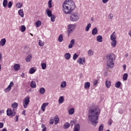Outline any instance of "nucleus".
Listing matches in <instances>:
<instances>
[{
  "mask_svg": "<svg viewBox=\"0 0 131 131\" xmlns=\"http://www.w3.org/2000/svg\"><path fill=\"white\" fill-rule=\"evenodd\" d=\"M88 118L92 122V125L96 126L98 124V119L100 115V110L95 105L90 106L88 113Z\"/></svg>",
  "mask_w": 131,
  "mask_h": 131,
  "instance_id": "nucleus-1",
  "label": "nucleus"
},
{
  "mask_svg": "<svg viewBox=\"0 0 131 131\" xmlns=\"http://www.w3.org/2000/svg\"><path fill=\"white\" fill-rule=\"evenodd\" d=\"M62 11L64 14H70L75 9V3L73 1H65L62 5Z\"/></svg>",
  "mask_w": 131,
  "mask_h": 131,
  "instance_id": "nucleus-2",
  "label": "nucleus"
},
{
  "mask_svg": "<svg viewBox=\"0 0 131 131\" xmlns=\"http://www.w3.org/2000/svg\"><path fill=\"white\" fill-rule=\"evenodd\" d=\"M116 57L113 53H111L106 55V66L108 68H113L114 67V61H115Z\"/></svg>",
  "mask_w": 131,
  "mask_h": 131,
  "instance_id": "nucleus-3",
  "label": "nucleus"
},
{
  "mask_svg": "<svg viewBox=\"0 0 131 131\" xmlns=\"http://www.w3.org/2000/svg\"><path fill=\"white\" fill-rule=\"evenodd\" d=\"M79 19L78 17V14L77 13H72L71 14L70 19L72 22H76Z\"/></svg>",
  "mask_w": 131,
  "mask_h": 131,
  "instance_id": "nucleus-4",
  "label": "nucleus"
},
{
  "mask_svg": "<svg viewBox=\"0 0 131 131\" xmlns=\"http://www.w3.org/2000/svg\"><path fill=\"white\" fill-rule=\"evenodd\" d=\"M75 27H76V25H69L68 27V36L71 34L74 31V29H75Z\"/></svg>",
  "mask_w": 131,
  "mask_h": 131,
  "instance_id": "nucleus-5",
  "label": "nucleus"
},
{
  "mask_svg": "<svg viewBox=\"0 0 131 131\" xmlns=\"http://www.w3.org/2000/svg\"><path fill=\"white\" fill-rule=\"evenodd\" d=\"M30 102V97L29 96H27L24 99L23 105L25 109L27 108V106L29 105V103Z\"/></svg>",
  "mask_w": 131,
  "mask_h": 131,
  "instance_id": "nucleus-6",
  "label": "nucleus"
},
{
  "mask_svg": "<svg viewBox=\"0 0 131 131\" xmlns=\"http://www.w3.org/2000/svg\"><path fill=\"white\" fill-rule=\"evenodd\" d=\"M7 115L8 116H11V117H14L16 115V112H15V110L11 109V108H8L7 111Z\"/></svg>",
  "mask_w": 131,
  "mask_h": 131,
  "instance_id": "nucleus-7",
  "label": "nucleus"
},
{
  "mask_svg": "<svg viewBox=\"0 0 131 131\" xmlns=\"http://www.w3.org/2000/svg\"><path fill=\"white\" fill-rule=\"evenodd\" d=\"M77 63H79L81 65H84V63H85V58L82 57V58H79V59L77 60Z\"/></svg>",
  "mask_w": 131,
  "mask_h": 131,
  "instance_id": "nucleus-8",
  "label": "nucleus"
},
{
  "mask_svg": "<svg viewBox=\"0 0 131 131\" xmlns=\"http://www.w3.org/2000/svg\"><path fill=\"white\" fill-rule=\"evenodd\" d=\"M96 40L98 42H102L103 41V37L101 35H99L96 37Z\"/></svg>",
  "mask_w": 131,
  "mask_h": 131,
  "instance_id": "nucleus-9",
  "label": "nucleus"
},
{
  "mask_svg": "<svg viewBox=\"0 0 131 131\" xmlns=\"http://www.w3.org/2000/svg\"><path fill=\"white\" fill-rule=\"evenodd\" d=\"M75 43L74 39H72L70 41V43L69 45V49H72L73 48V45Z\"/></svg>",
  "mask_w": 131,
  "mask_h": 131,
  "instance_id": "nucleus-10",
  "label": "nucleus"
},
{
  "mask_svg": "<svg viewBox=\"0 0 131 131\" xmlns=\"http://www.w3.org/2000/svg\"><path fill=\"white\" fill-rule=\"evenodd\" d=\"M14 70L15 71H18V70H20V64L18 63H15L13 67Z\"/></svg>",
  "mask_w": 131,
  "mask_h": 131,
  "instance_id": "nucleus-11",
  "label": "nucleus"
},
{
  "mask_svg": "<svg viewBox=\"0 0 131 131\" xmlns=\"http://www.w3.org/2000/svg\"><path fill=\"white\" fill-rule=\"evenodd\" d=\"M115 39H116V34H115V32H114L111 35V40H116Z\"/></svg>",
  "mask_w": 131,
  "mask_h": 131,
  "instance_id": "nucleus-12",
  "label": "nucleus"
},
{
  "mask_svg": "<svg viewBox=\"0 0 131 131\" xmlns=\"http://www.w3.org/2000/svg\"><path fill=\"white\" fill-rule=\"evenodd\" d=\"M64 58L66 60H69L71 58V55L69 53H66L64 54Z\"/></svg>",
  "mask_w": 131,
  "mask_h": 131,
  "instance_id": "nucleus-13",
  "label": "nucleus"
},
{
  "mask_svg": "<svg viewBox=\"0 0 131 131\" xmlns=\"http://www.w3.org/2000/svg\"><path fill=\"white\" fill-rule=\"evenodd\" d=\"M46 13L48 16V17H51L53 16V14H52V11L50 10L49 8H48L46 10Z\"/></svg>",
  "mask_w": 131,
  "mask_h": 131,
  "instance_id": "nucleus-14",
  "label": "nucleus"
},
{
  "mask_svg": "<svg viewBox=\"0 0 131 131\" xmlns=\"http://www.w3.org/2000/svg\"><path fill=\"white\" fill-rule=\"evenodd\" d=\"M79 128H80L79 124H77L75 125V126H74V131H79Z\"/></svg>",
  "mask_w": 131,
  "mask_h": 131,
  "instance_id": "nucleus-15",
  "label": "nucleus"
},
{
  "mask_svg": "<svg viewBox=\"0 0 131 131\" xmlns=\"http://www.w3.org/2000/svg\"><path fill=\"white\" fill-rule=\"evenodd\" d=\"M91 86V83L90 82H86L84 83V88L85 89H90V87Z\"/></svg>",
  "mask_w": 131,
  "mask_h": 131,
  "instance_id": "nucleus-16",
  "label": "nucleus"
},
{
  "mask_svg": "<svg viewBox=\"0 0 131 131\" xmlns=\"http://www.w3.org/2000/svg\"><path fill=\"white\" fill-rule=\"evenodd\" d=\"M92 34L93 35H96V34H98V29H97V28H94L92 30Z\"/></svg>",
  "mask_w": 131,
  "mask_h": 131,
  "instance_id": "nucleus-17",
  "label": "nucleus"
},
{
  "mask_svg": "<svg viewBox=\"0 0 131 131\" xmlns=\"http://www.w3.org/2000/svg\"><path fill=\"white\" fill-rule=\"evenodd\" d=\"M105 85L107 89H109V88L111 86V82L110 81H108V80H106Z\"/></svg>",
  "mask_w": 131,
  "mask_h": 131,
  "instance_id": "nucleus-18",
  "label": "nucleus"
},
{
  "mask_svg": "<svg viewBox=\"0 0 131 131\" xmlns=\"http://www.w3.org/2000/svg\"><path fill=\"white\" fill-rule=\"evenodd\" d=\"M6 38L2 39L0 41L1 46H2V47H4V46L6 45Z\"/></svg>",
  "mask_w": 131,
  "mask_h": 131,
  "instance_id": "nucleus-19",
  "label": "nucleus"
},
{
  "mask_svg": "<svg viewBox=\"0 0 131 131\" xmlns=\"http://www.w3.org/2000/svg\"><path fill=\"white\" fill-rule=\"evenodd\" d=\"M18 15L23 18L24 17V12H23V9H20L18 11Z\"/></svg>",
  "mask_w": 131,
  "mask_h": 131,
  "instance_id": "nucleus-20",
  "label": "nucleus"
},
{
  "mask_svg": "<svg viewBox=\"0 0 131 131\" xmlns=\"http://www.w3.org/2000/svg\"><path fill=\"white\" fill-rule=\"evenodd\" d=\"M112 42H111V46L113 48H115L116 46V43H117V41L116 40H112Z\"/></svg>",
  "mask_w": 131,
  "mask_h": 131,
  "instance_id": "nucleus-21",
  "label": "nucleus"
},
{
  "mask_svg": "<svg viewBox=\"0 0 131 131\" xmlns=\"http://www.w3.org/2000/svg\"><path fill=\"white\" fill-rule=\"evenodd\" d=\"M32 59V56L31 55H29L27 56L25 59L26 62H30L31 61V59Z\"/></svg>",
  "mask_w": 131,
  "mask_h": 131,
  "instance_id": "nucleus-22",
  "label": "nucleus"
},
{
  "mask_svg": "<svg viewBox=\"0 0 131 131\" xmlns=\"http://www.w3.org/2000/svg\"><path fill=\"white\" fill-rule=\"evenodd\" d=\"M31 88L32 89H35V88H36V83H35V81H32L31 83Z\"/></svg>",
  "mask_w": 131,
  "mask_h": 131,
  "instance_id": "nucleus-23",
  "label": "nucleus"
},
{
  "mask_svg": "<svg viewBox=\"0 0 131 131\" xmlns=\"http://www.w3.org/2000/svg\"><path fill=\"white\" fill-rule=\"evenodd\" d=\"M120 85H121V82L120 81H117L115 84V86L117 88V89H119Z\"/></svg>",
  "mask_w": 131,
  "mask_h": 131,
  "instance_id": "nucleus-24",
  "label": "nucleus"
},
{
  "mask_svg": "<svg viewBox=\"0 0 131 131\" xmlns=\"http://www.w3.org/2000/svg\"><path fill=\"white\" fill-rule=\"evenodd\" d=\"M64 102V97L60 96L58 99L59 104H62Z\"/></svg>",
  "mask_w": 131,
  "mask_h": 131,
  "instance_id": "nucleus-25",
  "label": "nucleus"
},
{
  "mask_svg": "<svg viewBox=\"0 0 131 131\" xmlns=\"http://www.w3.org/2000/svg\"><path fill=\"white\" fill-rule=\"evenodd\" d=\"M11 107L13 109H16L18 107V103L17 102H14L11 104Z\"/></svg>",
  "mask_w": 131,
  "mask_h": 131,
  "instance_id": "nucleus-26",
  "label": "nucleus"
},
{
  "mask_svg": "<svg viewBox=\"0 0 131 131\" xmlns=\"http://www.w3.org/2000/svg\"><path fill=\"white\" fill-rule=\"evenodd\" d=\"M54 121H55V124H57L58 122H59V117H58L57 115H56L54 117Z\"/></svg>",
  "mask_w": 131,
  "mask_h": 131,
  "instance_id": "nucleus-27",
  "label": "nucleus"
},
{
  "mask_svg": "<svg viewBox=\"0 0 131 131\" xmlns=\"http://www.w3.org/2000/svg\"><path fill=\"white\" fill-rule=\"evenodd\" d=\"M45 92H46V89H45V88H40V89H39L40 94H41V95H43V94H45Z\"/></svg>",
  "mask_w": 131,
  "mask_h": 131,
  "instance_id": "nucleus-28",
  "label": "nucleus"
},
{
  "mask_svg": "<svg viewBox=\"0 0 131 131\" xmlns=\"http://www.w3.org/2000/svg\"><path fill=\"white\" fill-rule=\"evenodd\" d=\"M22 6H23V3H17L16 4V8H18V9H21V8H22Z\"/></svg>",
  "mask_w": 131,
  "mask_h": 131,
  "instance_id": "nucleus-29",
  "label": "nucleus"
},
{
  "mask_svg": "<svg viewBox=\"0 0 131 131\" xmlns=\"http://www.w3.org/2000/svg\"><path fill=\"white\" fill-rule=\"evenodd\" d=\"M58 40L59 42H62L63 41V35L60 34L58 38Z\"/></svg>",
  "mask_w": 131,
  "mask_h": 131,
  "instance_id": "nucleus-30",
  "label": "nucleus"
},
{
  "mask_svg": "<svg viewBox=\"0 0 131 131\" xmlns=\"http://www.w3.org/2000/svg\"><path fill=\"white\" fill-rule=\"evenodd\" d=\"M74 113V108H71L69 110V114L70 115H72Z\"/></svg>",
  "mask_w": 131,
  "mask_h": 131,
  "instance_id": "nucleus-31",
  "label": "nucleus"
},
{
  "mask_svg": "<svg viewBox=\"0 0 131 131\" xmlns=\"http://www.w3.org/2000/svg\"><path fill=\"white\" fill-rule=\"evenodd\" d=\"M3 5L4 8H7V6H8V0H4Z\"/></svg>",
  "mask_w": 131,
  "mask_h": 131,
  "instance_id": "nucleus-32",
  "label": "nucleus"
},
{
  "mask_svg": "<svg viewBox=\"0 0 131 131\" xmlns=\"http://www.w3.org/2000/svg\"><path fill=\"white\" fill-rule=\"evenodd\" d=\"M25 30H26V27H25V26L24 25L21 26L20 27V31H21V32H24Z\"/></svg>",
  "mask_w": 131,
  "mask_h": 131,
  "instance_id": "nucleus-33",
  "label": "nucleus"
},
{
  "mask_svg": "<svg viewBox=\"0 0 131 131\" xmlns=\"http://www.w3.org/2000/svg\"><path fill=\"white\" fill-rule=\"evenodd\" d=\"M41 66L42 67V69L43 70H45V69H46V68H47V63H41Z\"/></svg>",
  "mask_w": 131,
  "mask_h": 131,
  "instance_id": "nucleus-34",
  "label": "nucleus"
},
{
  "mask_svg": "<svg viewBox=\"0 0 131 131\" xmlns=\"http://www.w3.org/2000/svg\"><path fill=\"white\" fill-rule=\"evenodd\" d=\"M11 90H12V88H10V86H8L7 88H6L4 90V92L5 93H8V92H10V91H11Z\"/></svg>",
  "mask_w": 131,
  "mask_h": 131,
  "instance_id": "nucleus-35",
  "label": "nucleus"
},
{
  "mask_svg": "<svg viewBox=\"0 0 131 131\" xmlns=\"http://www.w3.org/2000/svg\"><path fill=\"white\" fill-rule=\"evenodd\" d=\"M63 126L64 128H69L70 127V124H69L68 122H67L64 124Z\"/></svg>",
  "mask_w": 131,
  "mask_h": 131,
  "instance_id": "nucleus-36",
  "label": "nucleus"
},
{
  "mask_svg": "<svg viewBox=\"0 0 131 131\" xmlns=\"http://www.w3.org/2000/svg\"><path fill=\"white\" fill-rule=\"evenodd\" d=\"M66 84H67V83H66V81H63L61 82L60 84L61 88H64L65 86H66Z\"/></svg>",
  "mask_w": 131,
  "mask_h": 131,
  "instance_id": "nucleus-37",
  "label": "nucleus"
},
{
  "mask_svg": "<svg viewBox=\"0 0 131 131\" xmlns=\"http://www.w3.org/2000/svg\"><path fill=\"white\" fill-rule=\"evenodd\" d=\"M35 25L36 27H39V26L41 25V21L40 20H38L35 23Z\"/></svg>",
  "mask_w": 131,
  "mask_h": 131,
  "instance_id": "nucleus-38",
  "label": "nucleus"
},
{
  "mask_svg": "<svg viewBox=\"0 0 131 131\" xmlns=\"http://www.w3.org/2000/svg\"><path fill=\"white\" fill-rule=\"evenodd\" d=\"M92 26V25H91V23H89L88 24L85 28V31H89L90 30V28Z\"/></svg>",
  "mask_w": 131,
  "mask_h": 131,
  "instance_id": "nucleus-39",
  "label": "nucleus"
},
{
  "mask_svg": "<svg viewBox=\"0 0 131 131\" xmlns=\"http://www.w3.org/2000/svg\"><path fill=\"white\" fill-rule=\"evenodd\" d=\"M88 55L89 56H93L94 55V51L92 50V49H90L88 51Z\"/></svg>",
  "mask_w": 131,
  "mask_h": 131,
  "instance_id": "nucleus-40",
  "label": "nucleus"
},
{
  "mask_svg": "<svg viewBox=\"0 0 131 131\" xmlns=\"http://www.w3.org/2000/svg\"><path fill=\"white\" fill-rule=\"evenodd\" d=\"M34 72H35V70L34 69V68H32L30 69L29 73H30V74H33Z\"/></svg>",
  "mask_w": 131,
  "mask_h": 131,
  "instance_id": "nucleus-41",
  "label": "nucleus"
},
{
  "mask_svg": "<svg viewBox=\"0 0 131 131\" xmlns=\"http://www.w3.org/2000/svg\"><path fill=\"white\" fill-rule=\"evenodd\" d=\"M128 75L127 73H125L123 75V80H127Z\"/></svg>",
  "mask_w": 131,
  "mask_h": 131,
  "instance_id": "nucleus-42",
  "label": "nucleus"
},
{
  "mask_svg": "<svg viewBox=\"0 0 131 131\" xmlns=\"http://www.w3.org/2000/svg\"><path fill=\"white\" fill-rule=\"evenodd\" d=\"M104 129V125L101 124L100 125L99 127V131H102Z\"/></svg>",
  "mask_w": 131,
  "mask_h": 131,
  "instance_id": "nucleus-43",
  "label": "nucleus"
},
{
  "mask_svg": "<svg viewBox=\"0 0 131 131\" xmlns=\"http://www.w3.org/2000/svg\"><path fill=\"white\" fill-rule=\"evenodd\" d=\"M52 3H53V0H49L48 1V7L51 9L52 8Z\"/></svg>",
  "mask_w": 131,
  "mask_h": 131,
  "instance_id": "nucleus-44",
  "label": "nucleus"
},
{
  "mask_svg": "<svg viewBox=\"0 0 131 131\" xmlns=\"http://www.w3.org/2000/svg\"><path fill=\"white\" fill-rule=\"evenodd\" d=\"M8 7L9 9H11L12 8V6H13V4H12V2L10 1L8 2V4H7Z\"/></svg>",
  "mask_w": 131,
  "mask_h": 131,
  "instance_id": "nucleus-45",
  "label": "nucleus"
},
{
  "mask_svg": "<svg viewBox=\"0 0 131 131\" xmlns=\"http://www.w3.org/2000/svg\"><path fill=\"white\" fill-rule=\"evenodd\" d=\"M77 58H78V55H77L76 53H75L73 56V60H74V61H75V60H76V59H77Z\"/></svg>",
  "mask_w": 131,
  "mask_h": 131,
  "instance_id": "nucleus-46",
  "label": "nucleus"
},
{
  "mask_svg": "<svg viewBox=\"0 0 131 131\" xmlns=\"http://www.w3.org/2000/svg\"><path fill=\"white\" fill-rule=\"evenodd\" d=\"M51 17V21L54 23L55 22V19H56V16L53 15L52 16H50Z\"/></svg>",
  "mask_w": 131,
  "mask_h": 131,
  "instance_id": "nucleus-47",
  "label": "nucleus"
},
{
  "mask_svg": "<svg viewBox=\"0 0 131 131\" xmlns=\"http://www.w3.org/2000/svg\"><path fill=\"white\" fill-rule=\"evenodd\" d=\"M44 45L45 43L42 41L40 40H39V46H40V47H42Z\"/></svg>",
  "mask_w": 131,
  "mask_h": 131,
  "instance_id": "nucleus-48",
  "label": "nucleus"
},
{
  "mask_svg": "<svg viewBox=\"0 0 131 131\" xmlns=\"http://www.w3.org/2000/svg\"><path fill=\"white\" fill-rule=\"evenodd\" d=\"M76 122V121L75 120H73L72 121H71V126H73V125L74 124V123H75Z\"/></svg>",
  "mask_w": 131,
  "mask_h": 131,
  "instance_id": "nucleus-49",
  "label": "nucleus"
},
{
  "mask_svg": "<svg viewBox=\"0 0 131 131\" xmlns=\"http://www.w3.org/2000/svg\"><path fill=\"white\" fill-rule=\"evenodd\" d=\"M97 84H98V80H94L93 81V85H97Z\"/></svg>",
  "mask_w": 131,
  "mask_h": 131,
  "instance_id": "nucleus-50",
  "label": "nucleus"
},
{
  "mask_svg": "<svg viewBox=\"0 0 131 131\" xmlns=\"http://www.w3.org/2000/svg\"><path fill=\"white\" fill-rule=\"evenodd\" d=\"M108 17H110V19L111 20H112V18H113V14L112 13H110L109 15H108Z\"/></svg>",
  "mask_w": 131,
  "mask_h": 131,
  "instance_id": "nucleus-51",
  "label": "nucleus"
},
{
  "mask_svg": "<svg viewBox=\"0 0 131 131\" xmlns=\"http://www.w3.org/2000/svg\"><path fill=\"white\" fill-rule=\"evenodd\" d=\"M19 119V116L17 115L15 116V122H18V120Z\"/></svg>",
  "mask_w": 131,
  "mask_h": 131,
  "instance_id": "nucleus-52",
  "label": "nucleus"
},
{
  "mask_svg": "<svg viewBox=\"0 0 131 131\" xmlns=\"http://www.w3.org/2000/svg\"><path fill=\"white\" fill-rule=\"evenodd\" d=\"M13 85H14V82H11L10 83V84L8 85V86H10V88H12V86H13Z\"/></svg>",
  "mask_w": 131,
  "mask_h": 131,
  "instance_id": "nucleus-53",
  "label": "nucleus"
},
{
  "mask_svg": "<svg viewBox=\"0 0 131 131\" xmlns=\"http://www.w3.org/2000/svg\"><path fill=\"white\" fill-rule=\"evenodd\" d=\"M41 109L43 112H45V111H46V107H44L42 105L41 106Z\"/></svg>",
  "mask_w": 131,
  "mask_h": 131,
  "instance_id": "nucleus-54",
  "label": "nucleus"
},
{
  "mask_svg": "<svg viewBox=\"0 0 131 131\" xmlns=\"http://www.w3.org/2000/svg\"><path fill=\"white\" fill-rule=\"evenodd\" d=\"M118 112L120 114H122L123 113V110L122 109H119Z\"/></svg>",
  "mask_w": 131,
  "mask_h": 131,
  "instance_id": "nucleus-55",
  "label": "nucleus"
},
{
  "mask_svg": "<svg viewBox=\"0 0 131 131\" xmlns=\"http://www.w3.org/2000/svg\"><path fill=\"white\" fill-rule=\"evenodd\" d=\"M48 105H49V103L48 102L44 103L42 104V105L45 107H47V106H48Z\"/></svg>",
  "mask_w": 131,
  "mask_h": 131,
  "instance_id": "nucleus-56",
  "label": "nucleus"
},
{
  "mask_svg": "<svg viewBox=\"0 0 131 131\" xmlns=\"http://www.w3.org/2000/svg\"><path fill=\"white\" fill-rule=\"evenodd\" d=\"M4 127V123L0 122V128Z\"/></svg>",
  "mask_w": 131,
  "mask_h": 131,
  "instance_id": "nucleus-57",
  "label": "nucleus"
},
{
  "mask_svg": "<svg viewBox=\"0 0 131 131\" xmlns=\"http://www.w3.org/2000/svg\"><path fill=\"white\" fill-rule=\"evenodd\" d=\"M109 0H102V3L103 4H107V3H108V1Z\"/></svg>",
  "mask_w": 131,
  "mask_h": 131,
  "instance_id": "nucleus-58",
  "label": "nucleus"
},
{
  "mask_svg": "<svg viewBox=\"0 0 131 131\" xmlns=\"http://www.w3.org/2000/svg\"><path fill=\"white\" fill-rule=\"evenodd\" d=\"M108 124L110 125H111V124H112V119H110L109 121H108Z\"/></svg>",
  "mask_w": 131,
  "mask_h": 131,
  "instance_id": "nucleus-59",
  "label": "nucleus"
},
{
  "mask_svg": "<svg viewBox=\"0 0 131 131\" xmlns=\"http://www.w3.org/2000/svg\"><path fill=\"white\" fill-rule=\"evenodd\" d=\"M50 124H54V119L50 120Z\"/></svg>",
  "mask_w": 131,
  "mask_h": 131,
  "instance_id": "nucleus-60",
  "label": "nucleus"
},
{
  "mask_svg": "<svg viewBox=\"0 0 131 131\" xmlns=\"http://www.w3.org/2000/svg\"><path fill=\"white\" fill-rule=\"evenodd\" d=\"M4 113H5V111H4V110H0V114H4Z\"/></svg>",
  "mask_w": 131,
  "mask_h": 131,
  "instance_id": "nucleus-61",
  "label": "nucleus"
},
{
  "mask_svg": "<svg viewBox=\"0 0 131 131\" xmlns=\"http://www.w3.org/2000/svg\"><path fill=\"white\" fill-rule=\"evenodd\" d=\"M122 67H123V68H124V70H125V69L126 68V65L123 64Z\"/></svg>",
  "mask_w": 131,
  "mask_h": 131,
  "instance_id": "nucleus-62",
  "label": "nucleus"
},
{
  "mask_svg": "<svg viewBox=\"0 0 131 131\" xmlns=\"http://www.w3.org/2000/svg\"><path fill=\"white\" fill-rule=\"evenodd\" d=\"M46 130H47V127H46L43 128L42 129V131H46Z\"/></svg>",
  "mask_w": 131,
  "mask_h": 131,
  "instance_id": "nucleus-63",
  "label": "nucleus"
},
{
  "mask_svg": "<svg viewBox=\"0 0 131 131\" xmlns=\"http://www.w3.org/2000/svg\"><path fill=\"white\" fill-rule=\"evenodd\" d=\"M128 35H129V36H130L131 37V30H130L128 32Z\"/></svg>",
  "mask_w": 131,
  "mask_h": 131,
  "instance_id": "nucleus-64",
  "label": "nucleus"
}]
</instances>
